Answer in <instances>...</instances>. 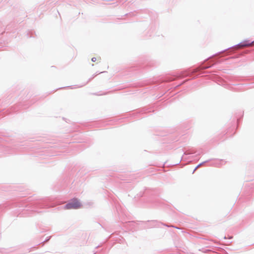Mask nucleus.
I'll use <instances>...</instances> for the list:
<instances>
[{
    "label": "nucleus",
    "instance_id": "2",
    "mask_svg": "<svg viewBox=\"0 0 254 254\" xmlns=\"http://www.w3.org/2000/svg\"><path fill=\"white\" fill-rule=\"evenodd\" d=\"M254 42H250L249 41H245L238 45V48L249 47L253 45Z\"/></svg>",
    "mask_w": 254,
    "mask_h": 254
},
{
    "label": "nucleus",
    "instance_id": "3",
    "mask_svg": "<svg viewBox=\"0 0 254 254\" xmlns=\"http://www.w3.org/2000/svg\"><path fill=\"white\" fill-rule=\"evenodd\" d=\"M91 60H92V61L93 62H99L100 60V58H99V57H98V58L94 57V58H92Z\"/></svg>",
    "mask_w": 254,
    "mask_h": 254
},
{
    "label": "nucleus",
    "instance_id": "1",
    "mask_svg": "<svg viewBox=\"0 0 254 254\" xmlns=\"http://www.w3.org/2000/svg\"><path fill=\"white\" fill-rule=\"evenodd\" d=\"M79 204L77 199H73L64 206L65 209H77L78 208Z\"/></svg>",
    "mask_w": 254,
    "mask_h": 254
},
{
    "label": "nucleus",
    "instance_id": "4",
    "mask_svg": "<svg viewBox=\"0 0 254 254\" xmlns=\"http://www.w3.org/2000/svg\"><path fill=\"white\" fill-rule=\"evenodd\" d=\"M200 165H201V164H199V165H198V166L196 167V168H198L199 166H200Z\"/></svg>",
    "mask_w": 254,
    "mask_h": 254
}]
</instances>
